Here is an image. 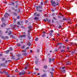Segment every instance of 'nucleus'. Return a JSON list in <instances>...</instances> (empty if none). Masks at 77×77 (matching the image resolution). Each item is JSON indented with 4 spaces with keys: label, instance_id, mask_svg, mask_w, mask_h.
<instances>
[{
    "label": "nucleus",
    "instance_id": "6e6552de",
    "mask_svg": "<svg viewBox=\"0 0 77 77\" xmlns=\"http://www.w3.org/2000/svg\"><path fill=\"white\" fill-rule=\"evenodd\" d=\"M36 14V15L35 16L36 17H40V16H41V15H40V14L39 13L37 14V12H35L34 14V15H35Z\"/></svg>",
    "mask_w": 77,
    "mask_h": 77
},
{
    "label": "nucleus",
    "instance_id": "de8ad7c7",
    "mask_svg": "<svg viewBox=\"0 0 77 77\" xmlns=\"http://www.w3.org/2000/svg\"><path fill=\"white\" fill-rule=\"evenodd\" d=\"M30 44H31L30 42H29L28 43L27 45H29V46H30Z\"/></svg>",
    "mask_w": 77,
    "mask_h": 77
},
{
    "label": "nucleus",
    "instance_id": "f8f14e48",
    "mask_svg": "<svg viewBox=\"0 0 77 77\" xmlns=\"http://www.w3.org/2000/svg\"><path fill=\"white\" fill-rule=\"evenodd\" d=\"M5 66V64L4 63H1L0 64V67L1 66Z\"/></svg>",
    "mask_w": 77,
    "mask_h": 77
},
{
    "label": "nucleus",
    "instance_id": "864d4df0",
    "mask_svg": "<svg viewBox=\"0 0 77 77\" xmlns=\"http://www.w3.org/2000/svg\"><path fill=\"white\" fill-rule=\"evenodd\" d=\"M6 30H7V31H8L9 30H10L11 29V28H6Z\"/></svg>",
    "mask_w": 77,
    "mask_h": 77
},
{
    "label": "nucleus",
    "instance_id": "c85d7f7f",
    "mask_svg": "<svg viewBox=\"0 0 77 77\" xmlns=\"http://www.w3.org/2000/svg\"><path fill=\"white\" fill-rule=\"evenodd\" d=\"M9 51H10L9 50H7L5 51V53L6 54H8V53L9 52Z\"/></svg>",
    "mask_w": 77,
    "mask_h": 77
},
{
    "label": "nucleus",
    "instance_id": "5fc2aeb1",
    "mask_svg": "<svg viewBox=\"0 0 77 77\" xmlns=\"http://www.w3.org/2000/svg\"><path fill=\"white\" fill-rule=\"evenodd\" d=\"M23 38V35H20V37H19V38Z\"/></svg>",
    "mask_w": 77,
    "mask_h": 77
},
{
    "label": "nucleus",
    "instance_id": "a18cd8bd",
    "mask_svg": "<svg viewBox=\"0 0 77 77\" xmlns=\"http://www.w3.org/2000/svg\"><path fill=\"white\" fill-rule=\"evenodd\" d=\"M17 56H18V57H21V54H18L17 55Z\"/></svg>",
    "mask_w": 77,
    "mask_h": 77
},
{
    "label": "nucleus",
    "instance_id": "680f3d73",
    "mask_svg": "<svg viewBox=\"0 0 77 77\" xmlns=\"http://www.w3.org/2000/svg\"><path fill=\"white\" fill-rule=\"evenodd\" d=\"M54 15H55V14L54 13H53L51 14V16H52L53 17L54 16Z\"/></svg>",
    "mask_w": 77,
    "mask_h": 77
},
{
    "label": "nucleus",
    "instance_id": "f704fd0d",
    "mask_svg": "<svg viewBox=\"0 0 77 77\" xmlns=\"http://www.w3.org/2000/svg\"><path fill=\"white\" fill-rule=\"evenodd\" d=\"M14 56L13 55L12 56V57L11 58V59H12V60H15V59L14 58Z\"/></svg>",
    "mask_w": 77,
    "mask_h": 77
},
{
    "label": "nucleus",
    "instance_id": "69168bd1",
    "mask_svg": "<svg viewBox=\"0 0 77 77\" xmlns=\"http://www.w3.org/2000/svg\"><path fill=\"white\" fill-rule=\"evenodd\" d=\"M36 72H33L32 74H34V75H35V74H36Z\"/></svg>",
    "mask_w": 77,
    "mask_h": 77
},
{
    "label": "nucleus",
    "instance_id": "c9c22d12",
    "mask_svg": "<svg viewBox=\"0 0 77 77\" xmlns=\"http://www.w3.org/2000/svg\"><path fill=\"white\" fill-rule=\"evenodd\" d=\"M48 60L49 61V63H50V62H51V58H49L48 59Z\"/></svg>",
    "mask_w": 77,
    "mask_h": 77
},
{
    "label": "nucleus",
    "instance_id": "393cba45",
    "mask_svg": "<svg viewBox=\"0 0 77 77\" xmlns=\"http://www.w3.org/2000/svg\"><path fill=\"white\" fill-rule=\"evenodd\" d=\"M13 14L14 15H15V16H17V13H16L15 12H14Z\"/></svg>",
    "mask_w": 77,
    "mask_h": 77
},
{
    "label": "nucleus",
    "instance_id": "4c0bfd02",
    "mask_svg": "<svg viewBox=\"0 0 77 77\" xmlns=\"http://www.w3.org/2000/svg\"><path fill=\"white\" fill-rule=\"evenodd\" d=\"M1 20H2V22L4 21V18L3 17H2L1 18Z\"/></svg>",
    "mask_w": 77,
    "mask_h": 77
},
{
    "label": "nucleus",
    "instance_id": "c756f323",
    "mask_svg": "<svg viewBox=\"0 0 77 77\" xmlns=\"http://www.w3.org/2000/svg\"><path fill=\"white\" fill-rule=\"evenodd\" d=\"M17 45L18 47H21V45L20 43H17Z\"/></svg>",
    "mask_w": 77,
    "mask_h": 77
},
{
    "label": "nucleus",
    "instance_id": "09e8293b",
    "mask_svg": "<svg viewBox=\"0 0 77 77\" xmlns=\"http://www.w3.org/2000/svg\"><path fill=\"white\" fill-rule=\"evenodd\" d=\"M63 21H65V20H66V19L65 18V17H63Z\"/></svg>",
    "mask_w": 77,
    "mask_h": 77
},
{
    "label": "nucleus",
    "instance_id": "bb28decb",
    "mask_svg": "<svg viewBox=\"0 0 77 77\" xmlns=\"http://www.w3.org/2000/svg\"><path fill=\"white\" fill-rule=\"evenodd\" d=\"M43 68L44 69H47V65H45L43 66Z\"/></svg>",
    "mask_w": 77,
    "mask_h": 77
},
{
    "label": "nucleus",
    "instance_id": "37998d69",
    "mask_svg": "<svg viewBox=\"0 0 77 77\" xmlns=\"http://www.w3.org/2000/svg\"><path fill=\"white\" fill-rule=\"evenodd\" d=\"M65 51V49H63V50L60 51V52H61V53H62V52H64Z\"/></svg>",
    "mask_w": 77,
    "mask_h": 77
},
{
    "label": "nucleus",
    "instance_id": "20e7f679",
    "mask_svg": "<svg viewBox=\"0 0 77 77\" xmlns=\"http://www.w3.org/2000/svg\"><path fill=\"white\" fill-rule=\"evenodd\" d=\"M26 74V71L24 70H22L21 72H19V75H24Z\"/></svg>",
    "mask_w": 77,
    "mask_h": 77
},
{
    "label": "nucleus",
    "instance_id": "ea45409f",
    "mask_svg": "<svg viewBox=\"0 0 77 77\" xmlns=\"http://www.w3.org/2000/svg\"><path fill=\"white\" fill-rule=\"evenodd\" d=\"M24 48H25V46H22L21 48V49H24Z\"/></svg>",
    "mask_w": 77,
    "mask_h": 77
},
{
    "label": "nucleus",
    "instance_id": "6ab92c4d",
    "mask_svg": "<svg viewBox=\"0 0 77 77\" xmlns=\"http://www.w3.org/2000/svg\"><path fill=\"white\" fill-rule=\"evenodd\" d=\"M47 77V74H46L42 75L41 76V77Z\"/></svg>",
    "mask_w": 77,
    "mask_h": 77
},
{
    "label": "nucleus",
    "instance_id": "603ef678",
    "mask_svg": "<svg viewBox=\"0 0 77 77\" xmlns=\"http://www.w3.org/2000/svg\"><path fill=\"white\" fill-rule=\"evenodd\" d=\"M13 21H14V22L16 21V19L14 18H13Z\"/></svg>",
    "mask_w": 77,
    "mask_h": 77
},
{
    "label": "nucleus",
    "instance_id": "052dcab7",
    "mask_svg": "<svg viewBox=\"0 0 77 77\" xmlns=\"http://www.w3.org/2000/svg\"><path fill=\"white\" fill-rule=\"evenodd\" d=\"M31 74V72H30V71H29V72H28L27 73V74Z\"/></svg>",
    "mask_w": 77,
    "mask_h": 77
},
{
    "label": "nucleus",
    "instance_id": "9b49d317",
    "mask_svg": "<svg viewBox=\"0 0 77 77\" xmlns=\"http://www.w3.org/2000/svg\"><path fill=\"white\" fill-rule=\"evenodd\" d=\"M4 73H5V74H6L7 75H9V74H8V72L4 71L1 72V74H4Z\"/></svg>",
    "mask_w": 77,
    "mask_h": 77
},
{
    "label": "nucleus",
    "instance_id": "4d7b16f0",
    "mask_svg": "<svg viewBox=\"0 0 77 77\" xmlns=\"http://www.w3.org/2000/svg\"><path fill=\"white\" fill-rule=\"evenodd\" d=\"M0 34H3L2 31V30H0Z\"/></svg>",
    "mask_w": 77,
    "mask_h": 77
},
{
    "label": "nucleus",
    "instance_id": "774afa93",
    "mask_svg": "<svg viewBox=\"0 0 77 77\" xmlns=\"http://www.w3.org/2000/svg\"><path fill=\"white\" fill-rule=\"evenodd\" d=\"M58 18L60 19L61 18H62V17H60V16H58Z\"/></svg>",
    "mask_w": 77,
    "mask_h": 77
},
{
    "label": "nucleus",
    "instance_id": "6e6d98bb",
    "mask_svg": "<svg viewBox=\"0 0 77 77\" xmlns=\"http://www.w3.org/2000/svg\"><path fill=\"white\" fill-rule=\"evenodd\" d=\"M35 63L36 64V65H37V64H38V61L36 60L35 61Z\"/></svg>",
    "mask_w": 77,
    "mask_h": 77
},
{
    "label": "nucleus",
    "instance_id": "412c9836",
    "mask_svg": "<svg viewBox=\"0 0 77 77\" xmlns=\"http://www.w3.org/2000/svg\"><path fill=\"white\" fill-rule=\"evenodd\" d=\"M32 26H28V29H29L28 30H29L30 32V29H32Z\"/></svg>",
    "mask_w": 77,
    "mask_h": 77
},
{
    "label": "nucleus",
    "instance_id": "4468645a",
    "mask_svg": "<svg viewBox=\"0 0 77 77\" xmlns=\"http://www.w3.org/2000/svg\"><path fill=\"white\" fill-rule=\"evenodd\" d=\"M38 17H35V18H33V19L35 21H38Z\"/></svg>",
    "mask_w": 77,
    "mask_h": 77
},
{
    "label": "nucleus",
    "instance_id": "0e129e2a",
    "mask_svg": "<svg viewBox=\"0 0 77 77\" xmlns=\"http://www.w3.org/2000/svg\"><path fill=\"white\" fill-rule=\"evenodd\" d=\"M65 42H68V39H67L66 40H65Z\"/></svg>",
    "mask_w": 77,
    "mask_h": 77
},
{
    "label": "nucleus",
    "instance_id": "aec40b11",
    "mask_svg": "<svg viewBox=\"0 0 77 77\" xmlns=\"http://www.w3.org/2000/svg\"><path fill=\"white\" fill-rule=\"evenodd\" d=\"M70 64L71 63L69 62V61H67L66 63V65H70Z\"/></svg>",
    "mask_w": 77,
    "mask_h": 77
},
{
    "label": "nucleus",
    "instance_id": "e433bc0d",
    "mask_svg": "<svg viewBox=\"0 0 77 77\" xmlns=\"http://www.w3.org/2000/svg\"><path fill=\"white\" fill-rule=\"evenodd\" d=\"M62 43H57V46H58V45H62Z\"/></svg>",
    "mask_w": 77,
    "mask_h": 77
},
{
    "label": "nucleus",
    "instance_id": "c03bdc74",
    "mask_svg": "<svg viewBox=\"0 0 77 77\" xmlns=\"http://www.w3.org/2000/svg\"><path fill=\"white\" fill-rule=\"evenodd\" d=\"M51 71H54V69L53 68H52L51 69Z\"/></svg>",
    "mask_w": 77,
    "mask_h": 77
},
{
    "label": "nucleus",
    "instance_id": "1a4fd4ad",
    "mask_svg": "<svg viewBox=\"0 0 77 77\" xmlns=\"http://www.w3.org/2000/svg\"><path fill=\"white\" fill-rule=\"evenodd\" d=\"M11 8V9H12V10L14 11L15 12H17V11H18V10H17V9H15V8L14 7H12Z\"/></svg>",
    "mask_w": 77,
    "mask_h": 77
},
{
    "label": "nucleus",
    "instance_id": "39448f33",
    "mask_svg": "<svg viewBox=\"0 0 77 77\" xmlns=\"http://www.w3.org/2000/svg\"><path fill=\"white\" fill-rule=\"evenodd\" d=\"M8 24H7L6 23H2V24L1 25V27L2 28H4L5 26H6Z\"/></svg>",
    "mask_w": 77,
    "mask_h": 77
},
{
    "label": "nucleus",
    "instance_id": "13d9d810",
    "mask_svg": "<svg viewBox=\"0 0 77 77\" xmlns=\"http://www.w3.org/2000/svg\"><path fill=\"white\" fill-rule=\"evenodd\" d=\"M23 35H25L26 34V32H24L23 33Z\"/></svg>",
    "mask_w": 77,
    "mask_h": 77
},
{
    "label": "nucleus",
    "instance_id": "5701e85b",
    "mask_svg": "<svg viewBox=\"0 0 77 77\" xmlns=\"http://www.w3.org/2000/svg\"><path fill=\"white\" fill-rule=\"evenodd\" d=\"M22 54L23 56H26V55H27V53L25 52H23V53Z\"/></svg>",
    "mask_w": 77,
    "mask_h": 77
},
{
    "label": "nucleus",
    "instance_id": "58836bf2",
    "mask_svg": "<svg viewBox=\"0 0 77 77\" xmlns=\"http://www.w3.org/2000/svg\"><path fill=\"white\" fill-rule=\"evenodd\" d=\"M21 9L20 8H19L18 9V12L19 13H20L21 12V10H20Z\"/></svg>",
    "mask_w": 77,
    "mask_h": 77
},
{
    "label": "nucleus",
    "instance_id": "a878e982",
    "mask_svg": "<svg viewBox=\"0 0 77 77\" xmlns=\"http://www.w3.org/2000/svg\"><path fill=\"white\" fill-rule=\"evenodd\" d=\"M50 73L51 74L52 77H53V74H54L53 72H50Z\"/></svg>",
    "mask_w": 77,
    "mask_h": 77
},
{
    "label": "nucleus",
    "instance_id": "0eeeda50",
    "mask_svg": "<svg viewBox=\"0 0 77 77\" xmlns=\"http://www.w3.org/2000/svg\"><path fill=\"white\" fill-rule=\"evenodd\" d=\"M8 16H9V14L8 13H5L4 15V17H5V18H8Z\"/></svg>",
    "mask_w": 77,
    "mask_h": 77
},
{
    "label": "nucleus",
    "instance_id": "2eb2a0df",
    "mask_svg": "<svg viewBox=\"0 0 77 77\" xmlns=\"http://www.w3.org/2000/svg\"><path fill=\"white\" fill-rule=\"evenodd\" d=\"M0 37L2 39L5 40V36L2 35H0Z\"/></svg>",
    "mask_w": 77,
    "mask_h": 77
},
{
    "label": "nucleus",
    "instance_id": "7ed1b4c3",
    "mask_svg": "<svg viewBox=\"0 0 77 77\" xmlns=\"http://www.w3.org/2000/svg\"><path fill=\"white\" fill-rule=\"evenodd\" d=\"M27 37L29 39V41H30V39H32V35H30V30H28L27 31Z\"/></svg>",
    "mask_w": 77,
    "mask_h": 77
},
{
    "label": "nucleus",
    "instance_id": "cd10ccee",
    "mask_svg": "<svg viewBox=\"0 0 77 77\" xmlns=\"http://www.w3.org/2000/svg\"><path fill=\"white\" fill-rule=\"evenodd\" d=\"M27 50L26 49L22 50V52L23 53H26L27 51Z\"/></svg>",
    "mask_w": 77,
    "mask_h": 77
},
{
    "label": "nucleus",
    "instance_id": "f3484780",
    "mask_svg": "<svg viewBox=\"0 0 77 77\" xmlns=\"http://www.w3.org/2000/svg\"><path fill=\"white\" fill-rule=\"evenodd\" d=\"M11 34H12V32H11V31L10 30L9 31V32L8 33V34L9 36V35H11Z\"/></svg>",
    "mask_w": 77,
    "mask_h": 77
},
{
    "label": "nucleus",
    "instance_id": "4be33fe9",
    "mask_svg": "<svg viewBox=\"0 0 77 77\" xmlns=\"http://www.w3.org/2000/svg\"><path fill=\"white\" fill-rule=\"evenodd\" d=\"M56 10V8H53L51 10V12H54V11H55V10Z\"/></svg>",
    "mask_w": 77,
    "mask_h": 77
},
{
    "label": "nucleus",
    "instance_id": "8fccbe9b",
    "mask_svg": "<svg viewBox=\"0 0 77 77\" xmlns=\"http://www.w3.org/2000/svg\"><path fill=\"white\" fill-rule=\"evenodd\" d=\"M27 68H27L26 67H24V69L26 70H27Z\"/></svg>",
    "mask_w": 77,
    "mask_h": 77
},
{
    "label": "nucleus",
    "instance_id": "79ce46f5",
    "mask_svg": "<svg viewBox=\"0 0 77 77\" xmlns=\"http://www.w3.org/2000/svg\"><path fill=\"white\" fill-rule=\"evenodd\" d=\"M35 41H38V38H37L35 39Z\"/></svg>",
    "mask_w": 77,
    "mask_h": 77
},
{
    "label": "nucleus",
    "instance_id": "7c9ffc66",
    "mask_svg": "<svg viewBox=\"0 0 77 77\" xmlns=\"http://www.w3.org/2000/svg\"><path fill=\"white\" fill-rule=\"evenodd\" d=\"M17 25H15L13 26V27L14 28V29L15 30H16V29L15 28V27H16V26H17Z\"/></svg>",
    "mask_w": 77,
    "mask_h": 77
},
{
    "label": "nucleus",
    "instance_id": "49530a36",
    "mask_svg": "<svg viewBox=\"0 0 77 77\" xmlns=\"http://www.w3.org/2000/svg\"><path fill=\"white\" fill-rule=\"evenodd\" d=\"M50 32L51 33H53V32H54V31H53V30H51Z\"/></svg>",
    "mask_w": 77,
    "mask_h": 77
},
{
    "label": "nucleus",
    "instance_id": "72a5a7b5",
    "mask_svg": "<svg viewBox=\"0 0 77 77\" xmlns=\"http://www.w3.org/2000/svg\"><path fill=\"white\" fill-rule=\"evenodd\" d=\"M9 49L10 50V51H12L13 49L12 47H10L9 48Z\"/></svg>",
    "mask_w": 77,
    "mask_h": 77
},
{
    "label": "nucleus",
    "instance_id": "3c124183",
    "mask_svg": "<svg viewBox=\"0 0 77 77\" xmlns=\"http://www.w3.org/2000/svg\"><path fill=\"white\" fill-rule=\"evenodd\" d=\"M53 18L54 19V20H57V19H56L55 17H53Z\"/></svg>",
    "mask_w": 77,
    "mask_h": 77
},
{
    "label": "nucleus",
    "instance_id": "e2e57ef3",
    "mask_svg": "<svg viewBox=\"0 0 77 77\" xmlns=\"http://www.w3.org/2000/svg\"><path fill=\"white\" fill-rule=\"evenodd\" d=\"M17 19H18V20H19V19H20V16H17Z\"/></svg>",
    "mask_w": 77,
    "mask_h": 77
},
{
    "label": "nucleus",
    "instance_id": "bf43d9fd",
    "mask_svg": "<svg viewBox=\"0 0 77 77\" xmlns=\"http://www.w3.org/2000/svg\"><path fill=\"white\" fill-rule=\"evenodd\" d=\"M61 68L62 69V70H64L65 68V67H61Z\"/></svg>",
    "mask_w": 77,
    "mask_h": 77
},
{
    "label": "nucleus",
    "instance_id": "b1692460",
    "mask_svg": "<svg viewBox=\"0 0 77 77\" xmlns=\"http://www.w3.org/2000/svg\"><path fill=\"white\" fill-rule=\"evenodd\" d=\"M4 38V39H7L9 38V37L8 36H5Z\"/></svg>",
    "mask_w": 77,
    "mask_h": 77
},
{
    "label": "nucleus",
    "instance_id": "f03ea898",
    "mask_svg": "<svg viewBox=\"0 0 77 77\" xmlns=\"http://www.w3.org/2000/svg\"><path fill=\"white\" fill-rule=\"evenodd\" d=\"M51 3L52 7H56V6H58V5H59V1H57L56 2L53 1V0H51Z\"/></svg>",
    "mask_w": 77,
    "mask_h": 77
},
{
    "label": "nucleus",
    "instance_id": "473e14b6",
    "mask_svg": "<svg viewBox=\"0 0 77 77\" xmlns=\"http://www.w3.org/2000/svg\"><path fill=\"white\" fill-rule=\"evenodd\" d=\"M66 20H67V21H70V18H67L66 19Z\"/></svg>",
    "mask_w": 77,
    "mask_h": 77
},
{
    "label": "nucleus",
    "instance_id": "a19ab883",
    "mask_svg": "<svg viewBox=\"0 0 77 77\" xmlns=\"http://www.w3.org/2000/svg\"><path fill=\"white\" fill-rule=\"evenodd\" d=\"M23 36V38H26V35H22Z\"/></svg>",
    "mask_w": 77,
    "mask_h": 77
},
{
    "label": "nucleus",
    "instance_id": "f257e3e1",
    "mask_svg": "<svg viewBox=\"0 0 77 77\" xmlns=\"http://www.w3.org/2000/svg\"><path fill=\"white\" fill-rule=\"evenodd\" d=\"M43 2L44 1L43 0L42 1L40 4L41 6L38 5L36 7V11L39 12H43L42 10V6L43 5Z\"/></svg>",
    "mask_w": 77,
    "mask_h": 77
},
{
    "label": "nucleus",
    "instance_id": "423d86ee",
    "mask_svg": "<svg viewBox=\"0 0 77 77\" xmlns=\"http://www.w3.org/2000/svg\"><path fill=\"white\" fill-rule=\"evenodd\" d=\"M23 20H21L20 21V22H17V24L18 25H20V26H21V25H23Z\"/></svg>",
    "mask_w": 77,
    "mask_h": 77
},
{
    "label": "nucleus",
    "instance_id": "338daca9",
    "mask_svg": "<svg viewBox=\"0 0 77 77\" xmlns=\"http://www.w3.org/2000/svg\"><path fill=\"white\" fill-rule=\"evenodd\" d=\"M75 52H72L71 53V54H72V55H73V54H74V53Z\"/></svg>",
    "mask_w": 77,
    "mask_h": 77
},
{
    "label": "nucleus",
    "instance_id": "9d476101",
    "mask_svg": "<svg viewBox=\"0 0 77 77\" xmlns=\"http://www.w3.org/2000/svg\"><path fill=\"white\" fill-rule=\"evenodd\" d=\"M9 6H11L13 5V6H14V5H15V3L14 2H12L11 3L9 4Z\"/></svg>",
    "mask_w": 77,
    "mask_h": 77
},
{
    "label": "nucleus",
    "instance_id": "a211bd4d",
    "mask_svg": "<svg viewBox=\"0 0 77 77\" xmlns=\"http://www.w3.org/2000/svg\"><path fill=\"white\" fill-rule=\"evenodd\" d=\"M61 71L63 73H66V70H61Z\"/></svg>",
    "mask_w": 77,
    "mask_h": 77
},
{
    "label": "nucleus",
    "instance_id": "ddd939ff",
    "mask_svg": "<svg viewBox=\"0 0 77 77\" xmlns=\"http://www.w3.org/2000/svg\"><path fill=\"white\" fill-rule=\"evenodd\" d=\"M46 21H47L48 23H51V20L50 19L48 20V18H46Z\"/></svg>",
    "mask_w": 77,
    "mask_h": 77
},
{
    "label": "nucleus",
    "instance_id": "dca6fc26",
    "mask_svg": "<svg viewBox=\"0 0 77 77\" xmlns=\"http://www.w3.org/2000/svg\"><path fill=\"white\" fill-rule=\"evenodd\" d=\"M19 5L17 4L15 6V8H16V9H18V8H19Z\"/></svg>",
    "mask_w": 77,
    "mask_h": 77
},
{
    "label": "nucleus",
    "instance_id": "2f4dec72",
    "mask_svg": "<svg viewBox=\"0 0 77 77\" xmlns=\"http://www.w3.org/2000/svg\"><path fill=\"white\" fill-rule=\"evenodd\" d=\"M2 62H3V61H5V58H3L2 59Z\"/></svg>",
    "mask_w": 77,
    "mask_h": 77
}]
</instances>
